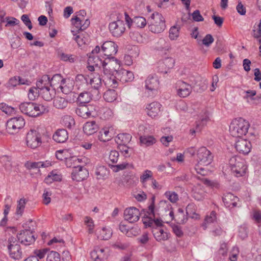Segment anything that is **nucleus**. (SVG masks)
Instances as JSON below:
<instances>
[{
	"label": "nucleus",
	"mask_w": 261,
	"mask_h": 261,
	"mask_svg": "<svg viewBox=\"0 0 261 261\" xmlns=\"http://www.w3.org/2000/svg\"><path fill=\"white\" fill-rule=\"evenodd\" d=\"M197 164L195 165L194 169L196 172L202 176L207 175L208 170L204 166H207L212 161L213 156L205 147L199 148L197 151Z\"/></svg>",
	"instance_id": "f257e3e1"
},
{
	"label": "nucleus",
	"mask_w": 261,
	"mask_h": 261,
	"mask_svg": "<svg viewBox=\"0 0 261 261\" xmlns=\"http://www.w3.org/2000/svg\"><path fill=\"white\" fill-rule=\"evenodd\" d=\"M20 111L30 117H35L48 112L45 105L31 102H22L19 105Z\"/></svg>",
	"instance_id": "f03ea898"
},
{
	"label": "nucleus",
	"mask_w": 261,
	"mask_h": 261,
	"mask_svg": "<svg viewBox=\"0 0 261 261\" xmlns=\"http://www.w3.org/2000/svg\"><path fill=\"white\" fill-rule=\"evenodd\" d=\"M249 126L248 122L244 119H235L230 124V134L234 137L240 138L247 134Z\"/></svg>",
	"instance_id": "7ed1b4c3"
},
{
	"label": "nucleus",
	"mask_w": 261,
	"mask_h": 261,
	"mask_svg": "<svg viewBox=\"0 0 261 261\" xmlns=\"http://www.w3.org/2000/svg\"><path fill=\"white\" fill-rule=\"evenodd\" d=\"M229 166L231 173L236 177H242L247 171V166L244 160L237 156L231 157L229 160Z\"/></svg>",
	"instance_id": "20e7f679"
},
{
	"label": "nucleus",
	"mask_w": 261,
	"mask_h": 261,
	"mask_svg": "<svg viewBox=\"0 0 261 261\" xmlns=\"http://www.w3.org/2000/svg\"><path fill=\"white\" fill-rule=\"evenodd\" d=\"M148 29L153 33H161L165 28V20L158 12L153 13L148 19Z\"/></svg>",
	"instance_id": "39448f33"
},
{
	"label": "nucleus",
	"mask_w": 261,
	"mask_h": 261,
	"mask_svg": "<svg viewBox=\"0 0 261 261\" xmlns=\"http://www.w3.org/2000/svg\"><path fill=\"white\" fill-rule=\"evenodd\" d=\"M100 50V47L96 46L91 51L87 61L88 65L87 69L89 71H95V67H99L100 66L102 67L103 70L105 67L104 62L107 63V67L109 65H113L112 62H108L105 58L104 60H102L98 56L94 55V54L99 53Z\"/></svg>",
	"instance_id": "423d86ee"
},
{
	"label": "nucleus",
	"mask_w": 261,
	"mask_h": 261,
	"mask_svg": "<svg viewBox=\"0 0 261 261\" xmlns=\"http://www.w3.org/2000/svg\"><path fill=\"white\" fill-rule=\"evenodd\" d=\"M101 50L108 62H112L113 65H119V60L114 57L118 51V45L114 42L111 41L105 42L101 46Z\"/></svg>",
	"instance_id": "0eeeda50"
},
{
	"label": "nucleus",
	"mask_w": 261,
	"mask_h": 261,
	"mask_svg": "<svg viewBox=\"0 0 261 261\" xmlns=\"http://www.w3.org/2000/svg\"><path fill=\"white\" fill-rule=\"evenodd\" d=\"M105 67L103 70V75L102 76V82L108 87L115 88L118 86V82L116 77L115 71L116 70L114 67L111 68L113 65H109L107 67V63L104 62Z\"/></svg>",
	"instance_id": "6e6552de"
},
{
	"label": "nucleus",
	"mask_w": 261,
	"mask_h": 261,
	"mask_svg": "<svg viewBox=\"0 0 261 261\" xmlns=\"http://www.w3.org/2000/svg\"><path fill=\"white\" fill-rule=\"evenodd\" d=\"M25 123V120L22 116L11 118L6 124L7 131L10 134H17L24 127Z\"/></svg>",
	"instance_id": "1a4fd4ad"
},
{
	"label": "nucleus",
	"mask_w": 261,
	"mask_h": 261,
	"mask_svg": "<svg viewBox=\"0 0 261 261\" xmlns=\"http://www.w3.org/2000/svg\"><path fill=\"white\" fill-rule=\"evenodd\" d=\"M8 242V249L10 256L14 259L21 258L22 253L17 238L11 236L9 238Z\"/></svg>",
	"instance_id": "9d476101"
},
{
	"label": "nucleus",
	"mask_w": 261,
	"mask_h": 261,
	"mask_svg": "<svg viewBox=\"0 0 261 261\" xmlns=\"http://www.w3.org/2000/svg\"><path fill=\"white\" fill-rule=\"evenodd\" d=\"M27 145L28 147L34 149L41 144L40 134L36 130H30L26 137Z\"/></svg>",
	"instance_id": "9b49d317"
},
{
	"label": "nucleus",
	"mask_w": 261,
	"mask_h": 261,
	"mask_svg": "<svg viewBox=\"0 0 261 261\" xmlns=\"http://www.w3.org/2000/svg\"><path fill=\"white\" fill-rule=\"evenodd\" d=\"M89 175L88 170L82 165L73 167L71 177L73 180L81 181L86 179Z\"/></svg>",
	"instance_id": "f8f14e48"
},
{
	"label": "nucleus",
	"mask_w": 261,
	"mask_h": 261,
	"mask_svg": "<svg viewBox=\"0 0 261 261\" xmlns=\"http://www.w3.org/2000/svg\"><path fill=\"white\" fill-rule=\"evenodd\" d=\"M91 73L88 74V83L91 85L95 91V93L97 95L99 94V90L101 86L102 79L97 72L90 71Z\"/></svg>",
	"instance_id": "ddd939ff"
},
{
	"label": "nucleus",
	"mask_w": 261,
	"mask_h": 261,
	"mask_svg": "<svg viewBox=\"0 0 261 261\" xmlns=\"http://www.w3.org/2000/svg\"><path fill=\"white\" fill-rule=\"evenodd\" d=\"M145 82V87L148 94L153 95L157 92L159 87V81L156 75H149Z\"/></svg>",
	"instance_id": "4468645a"
},
{
	"label": "nucleus",
	"mask_w": 261,
	"mask_h": 261,
	"mask_svg": "<svg viewBox=\"0 0 261 261\" xmlns=\"http://www.w3.org/2000/svg\"><path fill=\"white\" fill-rule=\"evenodd\" d=\"M109 28L112 35L117 37L121 36L125 30L124 21L119 19L110 23Z\"/></svg>",
	"instance_id": "2eb2a0df"
},
{
	"label": "nucleus",
	"mask_w": 261,
	"mask_h": 261,
	"mask_svg": "<svg viewBox=\"0 0 261 261\" xmlns=\"http://www.w3.org/2000/svg\"><path fill=\"white\" fill-rule=\"evenodd\" d=\"M96 109L94 106L92 105L81 106L75 110L76 114L80 117L84 119H88L91 117H94L96 114Z\"/></svg>",
	"instance_id": "dca6fc26"
},
{
	"label": "nucleus",
	"mask_w": 261,
	"mask_h": 261,
	"mask_svg": "<svg viewBox=\"0 0 261 261\" xmlns=\"http://www.w3.org/2000/svg\"><path fill=\"white\" fill-rule=\"evenodd\" d=\"M175 89L176 94L178 96L185 98L190 94L192 88L190 84L182 81H178L176 83Z\"/></svg>",
	"instance_id": "f3484780"
},
{
	"label": "nucleus",
	"mask_w": 261,
	"mask_h": 261,
	"mask_svg": "<svg viewBox=\"0 0 261 261\" xmlns=\"http://www.w3.org/2000/svg\"><path fill=\"white\" fill-rule=\"evenodd\" d=\"M18 242H20L25 245H29L35 241V238L33 234V231L30 229H25L22 230L15 237Z\"/></svg>",
	"instance_id": "a211bd4d"
},
{
	"label": "nucleus",
	"mask_w": 261,
	"mask_h": 261,
	"mask_svg": "<svg viewBox=\"0 0 261 261\" xmlns=\"http://www.w3.org/2000/svg\"><path fill=\"white\" fill-rule=\"evenodd\" d=\"M140 216L139 210L135 207L127 208L124 211V219L129 223H134L138 221Z\"/></svg>",
	"instance_id": "6ab92c4d"
},
{
	"label": "nucleus",
	"mask_w": 261,
	"mask_h": 261,
	"mask_svg": "<svg viewBox=\"0 0 261 261\" xmlns=\"http://www.w3.org/2000/svg\"><path fill=\"white\" fill-rule=\"evenodd\" d=\"M115 72L118 82H119L122 83L130 82L133 81L134 79V74L132 71L123 68L116 70Z\"/></svg>",
	"instance_id": "aec40b11"
},
{
	"label": "nucleus",
	"mask_w": 261,
	"mask_h": 261,
	"mask_svg": "<svg viewBox=\"0 0 261 261\" xmlns=\"http://www.w3.org/2000/svg\"><path fill=\"white\" fill-rule=\"evenodd\" d=\"M162 105L157 101L148 103L145 107V111L148 116L155 118L159 116Z\"/></svg>",
	"instance_id": "412c9836"
},
{
	"label": "nucleus",
	"mask_w": 261,
	"mask_h": 261,
	"mask_svg": "<svg viewBox=\"0 0 261 261\" xmlns=\"http://www.w3.org/2000/svg\"><path fill=\"white\" fill-rule=\"evenodd\" d=\"M235 147L239 152L247 154L251 150V144L246 139H239L236 142Z\"/></svg>",
	"instance_id": "4be33fe9"
},
{
	"label": "nucleus",
	"mask_w": 261,
	"mask_h": 261,
	"mask_svg": "<svg viewBox=\"0 0 261 261\" xmlns=\"http://www.w3.org/2000/svg\"><path fill=\"white\" fill-rule=\"evenodd\" d=\"M86 12L84 10H81L76 13L74 17L72 18L71 20L73 21L74 23L77 26H80V22L85 21L83 23V28H87L90 23V20L88 18H86Z\"/></svg>",
	"instance_id": "5701e85b"
},
{
	"label": "nucleus",
	"mask_w": 261,
	"mask_h": 261,
	"mask_svg": "<svg viewBox=\"0 0 261 261\" xmlns=\"http://www.w3.org/2000/svg\"><path fill=\"white\" fill-rule=\"evenodd\" d=\"M239 201V198L230 193H227L223 197L225 206L230 208L238 206Z\"/></svg>",
	"instance_id": "b1692460"
},
{
	"label": "nucleus",
	"mask_w": 261,
	"mask_h": 261,
	"mask_svg": "<svg viewBox=\"0 0 261 261\" xmlns=\"http://www.w3.org/2000/svg\"><path fill=\"white\" fill-rule=\"evenodd\" d=\"M154 197L152 198V201L150 205L148 206V211L147 213L148 217L143 218V223L146 227H153V218L154 217Z\"/></svg>",
	"instance_id": "393cba45"
},
{
	"label": "nucleus",
	"mask_w": 261,
	"mask_h": 261,
	"mask_svg": "<svg viewBox=\"0 0 261 261\" xmlns=\"http://www.w3.org/2000/svg\"><path fill=\"white\" fill-rule=\"evenodd\" d=\"M88 160L85 156H72L68 159L66 162L67 165L69 167L76 166L77 165H84L87 164Z\"/></svg>",
	"instance_id": "a878e982"
},
{
	"label": "nucleus",
	"mask_w": 261,
	"mask_h": 261,
	"mask_svg": "<svg viewBox=\"0 0 261 261\" xmlns=\"http://www.w3.org/2000/svg\"><path fill=\"white\" fill-rule=\"evenodd\" d=\"M68 133L65 129H59L56 130L53 136V139L57 143H62L67 141Z\"/></svg>",
	"instance_id": "bb28decb"
},
{
	"label": "nucleus",
	"mask_w": 261,
	"mask_h": 261,
	"mask_svg": "<svg viewBox=\"0 0 261 261\" xmlns=\"http://www.w3.org/2000/svg\"><path fill=\"white\" fill-rule=\"evenodd\" d=\"M113 137L112 128L111 127H104L99 133L98 138L101 142H107L110 140Z\"/></svg>",
	"instance_id": "cd10ccee"
},
{
	"label": "nucleus",
	"mask_w": 261,
	"mask_h": 261,
	"mask_svg": "<svg viewBox=\"0 0 261 261\" xmlns=\"http://www.w3.org/2000/svg\"><path fill=\"white\" fill-rule=\"evenodd\" d=\"M152 233L155 240L159 242L166 241L169 238V233L161 227L153 228Z\"/></svg>",
	"instance_id": "c85d7f7f"
},
{
	"label": "nucleus",
	"mask_w": 261,
	"mask_h": 261,
	"mask_svg": "<svg viewBox=\"0 0 261 261\" xmlns=\"http://www.w3.org/2000/svg\"><path fill=\"white\" fill-rule=\"evenodd\" d=\"M40 94L46 101H49L53 99L56 94L55 88L49 87L39 90Z\"/></svg>",
	"instance_id": "c756f323"
},
{
	"label": "nucleus",
	"mask_w": 261,
	"mask_h": 261,
	"mask_svg": "<svg viewBox=\"0 0 261 261\" xmlns=\"http://www.w3.org/2000/svg\"><path fill=\"white\" fill-rule=\"evenodd\" d=\"M98 126L95 121H88L85 123L83 131L87 135H91L97 132Z\"/></svg>",
	"instance_id": "7c9ffc66"
},
{
	"label": "nucleus",
	"mask_w": 261,
	"mask_h": 261,
	"mask_svg": "<svg viewBox=\"0 0 261 261\" xmlns=\"http://www.w3.org/2000/svg\"><path fill=\"white\" fill-rule=\"evenodd\" d=\"M62 179V175L57 170L50 172L45 178L44 181L47 184H51L53 181H59Z\"/></svg>",
	"instance_id": "2f4dec72"
},
{
	"label": "nucleus",
	"mask_w": 261,
	"mask_h": 261,
	"mask_svg": "<svg viewBox=\"0 0 261 261\" xmlns=\"http://www.w3.org/2000/svg\"><path fill=\"white\" fill-rule=\"evenodd\" d=\"M73 87V84L69 79H64L62 83H61L59 88L63 93L68 94L72 91Z\"/></svg>",
	"instance_id": "473e14b6"
},
{
	"label": "nucleus",
	"mask_w": 261,
	"mask_h": 261,
	"mask_svg": "<svg viewBox=\"0 0 261 261\" xmlns=\"http://www.w3.org/2000/svg\"><path fill=\"white\" fill-rule=\"evenodd\" d=\"M217 222V214L215 211H212L209 215H207L204 218L201 226L204 230L206 229L207 225Z\"/></svg>",
	"instance_id": "72a5a7b5"
},
{
	"label": "nucleus",
	"mask_w": 261,
	"mask_h": 261,
	"mask_svg": "<svg viewBox=\"0 0 261 261\" xmlns=\"http://www.w3.org/2000/svg\"><path fill=\"white\" fill-rule=\"evenodd\" d=\"M37 88L39 90H42L50 86V77L47 75H44L36 83Z\"/></svg>",
	"instance_id": "f704fd0d"
},
{
	"label": "nucleus",
	"mask_w": 261,
	"mask_h": 261,
	"mask_svg": "<svg viewBox=\"0 0 261 261\" xmlns=\"http://www.w3.org/2000/svg\"><path fill=\"white\" fill-rule=\"evenodd\" d=\"M132 136L129 134L122 133L118 134L115 138V140L118 145L126 144L129 143Z\"/></svg>",
	"instance_id": "c9c22d12"
},
{
	"label": "nucleus",
	"mask_w": 261,
	"mask_h": 261,
	"mask_svg": "<svg viewBox=\"0 0 261 261\" xmlns=\"http://www.w3.org/2000/svg\"><path fill=\"white\" fill-rule=\"evenodd\" d=\"M53 104L57 109H63L67 107L68 102L63 97L57 96L54 99Z\"/></svg>",
	"instance_id": "e433bc0d"
},
{
	"label": "nucleus",
	"mask_w": 261,
	"mask_h": 261,
	"mask_svg": "<svg viewBox=\"0 0 261 261\" xmlns=\"http://www.w3.org/2000/svg\"><path fill=\"white\" fill-rule=\"evenodd\" d=\"M112 235V230L109 228L103 227L97 231V237L99 239L108 240Z\"/></svg>",
	"instance_id": "4c0bfd02"
},
{
	"label": "nucleus",
	"mask_w": 261,
	"mask_h": 261,
	"mask_svg": "<svg viewBox=\"0 0 261 261\" xmlns=\"http://www.w3.org/2000/svg\"><path fill=\"white\" fill-rule=\"evenodd\" d=\"M188 220L187 215L184 214L183 209L179 208L175 216V221L177 223L179 224H184L186 223Z\"/></svg>",
	"instance_id": "58836bf2"
},
{
	"label": "nucleus",
	"mask_w": 261,
	"mask_h": 261,
	"mask_svg": "<svg viewBox=\"0 0 261 261\" xmlns=\"http://www.w3.org/2000/svg\"><path fill=\"white\" fill-rule=\"evenodd\" d=\"M109 171L103 166L97 167L95 170V175L98 179H105L109 175Z\"/></svg>",
	"instance_id": "ea45409f"
},
{
	"label": "nucleus",
	"mask_w": 261,
	"mask_h": 261,
	"mask_svg": "<svg viewBox=\"0 0 261 261\" xmlns=\"http://www.w3.org/2000/svg\"><path fill=\"white\" fill-rule=\"evenodd\" d=\"M140 142L142 146L147 147L154 144L156 140L152 136H143L140 137Z\"/></svg>",
	"instance_id": "a19ab883"
},
{
	"label": "nucleus",
	"mask_w": 261,
	"mask_h": 261,
	"mask_svg": "<svg viewBox=\"0 0 261 261\" xmlns=\"http://www.w3.org/2000/svg\"><path fill=\"white\" fill-rule=\"evenodd\" d=\"M180 27L179 25L171 27L169 32V37L171 40H176L179 37Z\"/></svg>",
	"instance_id": "79ce46f5"
},
{
	"label": "nucleus",
	"mask_w": 261,
	"mask_h": 261,
	"mask_svg": "<svg viewBox=\"0 0 261 261\" xmlns=\"http://www.w3.org/2000/svg\"><path fill=\"white\" fill-rule=\"evenodd\" d=\"M208 120V117L205 116L201 119L200 120L197 121L196 122V128L195 129H192L190 130L191 134L193 135L196 132H200L202 129V127L206 124Z\"/></svg>",
	"instance_id": "37998d69"
},
{
	"label": "nucleus",
	"mask_w": 261,
	"mask_h": 261,
	"mask_svg": "<svg viewBox=\"0 0 261 261\" xmlns=\"http://www.w3.org/2000/svg\"><path fill=\"white\" fill-rule=\"evenodd\" d=\"M117 94L114 90H108L103 94V98L106 101L109 102L114 101L117 98Z\"/></svg>",
	"instance_id": "c03bdc74"
},
{
	"label": "nucleus",
	"mask_w": 261,
	"mask_h": 261,
	"mask_svg": "<svg viewBox=\"0 0 261 261\" xmlns=\"http://www.w3.org/2000/svg\"><path fill=\"white\" fill-rule=\"evenodd\" d=\"M0 162L3 164L6 170L11 172L13 169V165L11 159L8 156H4L1 158Z\"/></svg>",
	"instance_id": "a18cd8bd"
},
{
	"label": "nucleus",
	"mask_w": 261,
	"mask_h": 261,
	"mask_svg": "<svg viewBox=\"0 0 261 261\" xmlns=\"http://www.w3.org/2000/svg\"><path fill=\"white\" fill-rule=\"evenodd\" d=\"M91 99V97L90 94L87 92H84L79 94L77 98V102H79L80 104L85 105V103H88Z\"/></svg>",
	"instance_id": "49530a36"
},
{
	"label": "nucleus",
	"mask_w": 261,
	"mask_h": 261,
	"mask_svg": "<svg viewBox=\"0 0 261 261\" xmlns=\"http://www.w3.org/2000/svg\"><path fill=\"white\" fill-rule=\"evenodd\" d=\"M147 24L146 19L142 16H136L133 18V24L136 27L143 28Z\"/></svg>",
	"instance_id": "de8ad7c7"
},
{
	"label": "nucleus",
	"mask_w": 261,
	"mask_h": 261,
	"mask_svg": "<svg viewBox=\"0 0 261 261\" xmlns=\"http://www.w3.org/2000/svg\"><path fill=\"white\" fill-rule=\"evenodd\" d=\"M164 196L172 203H175L178 200V194L173 191H167L164 193Z\"/></svg>",
	"instance_id": "09e8293b"
},
{
	"label": "nucleus",
	"mask_w": 261,
	"mask_h": 261,
	"mask_svg": "<svg viewBox=\"0 0 261 261\" xmlns=\"http://www.w3.org/2000/svg\"><path fill=\"white\" fill-rule=\"evenodd\" d=\"M24 83L22 81L19 76H14L11 78L7 83V86L9 88L14 87L18 85L24 84Z\"/></svg>",
	"instance_id": "8fccbe9b"
},
{
	"label": "nucleus",
	"mask_w": 261,
	"mask_h": 261,
	"mask_svg": "<svg viewBox=\"0 0 261 261\" xmlns=\"http://www.w3.org/2000/svg\"><path fill=\"white\" fill-rule=\"evenodd\" d=\"M153 178V173L149 170H145L140 176V181L144 185L149 179Z\"/></svg>",
	"instance_id": "3c124183"
},
{
	"label": "nucleus",
	"mask_w": 261,
	"mask_h": 261,
	"mask_svg": "<svg viewBox=\"0 0 261 261\" xmlns=\"http://www.w3.org/2000/svg\"><path fill=\"white\" fill-rule=\"evenodd\" d=\"M26 202V199L23 198H21L19 201H18L16 211L17 215H21L22 214L25 208Z\"/></svg>",
	"instance_id": "603ef678"
},
{
	"label": "nucleus",
	"mask_w": 261,
	"mask_h": 261,
	"mask_svg": "<svg viewBox=\"0 0 261 261\" xmlns=\"http://www.w3.org/2000/svg\"><path fill=\"white\" fill-rule=\"evenodd\" d=\"M60 254L54 251H49L47 254L46 261H60Z\"/></svg>",
	"instance_id": "864d4df0"
},
{
	"label": "nucleus",
	"mask_w": 261,
	"mask_h": 261,
	"mask_svg": "<svg viewBox=\"0 0 261 261\" xmlns=\"http://www.w3.org/2000/svg\"><path fill=\"white\" fill-rule=\"evenodd\" d=\"M64 79H63L61 74H55L52 78L50 79V86L54 88L56 85L58 84L60 85L61 83H62Z\"/></svg>",
	"instance_id": "5fc2aeb1"
},
{
	"label": "nucleus",
	"mask_w": 261,
	"mask_h": 261,
	"mask_svg": "<svg viewBox=\"0 0 261 261\" xmlns=\"http://www.w3.org/2000/svg\"><path fill=\"white\" fill-rule=\"evenodd\" d=\"M63 122L65 126L70 128L74 124V120L71 116L66 115L63 117Z\"/></svg>",
	"instance_id": "6e6d98bb"
},
{
	"label": "nucleus",
	"mask_w": 261,
	"mask_h": 261,
	"mask_svg": "<svg viewBox=\"0 0 261 261\" xmlns=\"http://www.w3.org/2000/svg\"><path fill=\"white\" fill-rule=\"evenodd\" d=\"M40 94L39 90L37 88H31L28 93V98L31 100H34Z\"/></svg>",
	"instance_id": "4d7b16f0"
},
{
	"label": "nucleus",
	"mask_w": 261,
	"mask_h": 261,
	"mask_svg": "<svg viewBox=\"0 0 261 261\" xmlns=\"http://www.w3.org/2000/svg\"><path fill=\"white\" fill-rule=\"evenodd\" d=\"M119 154L116 150H111L109 153V162L112 164L116 163L118 160Z\"/></svg>",
	"instance_id": "13d9d810"
},
{
	"label": "nucleus",
	"mask_w": 261,
	"mask_h": 261,
	"mask_svg": "<svg viewBox=\"0 0 261 261\" xmlns=\"http://www.w3.org/2000/svg\"><path fill=\"white\" fill-rule=\"evenodd\" d=\"M214 39L211 34H207L202 40V42L205 46H210L214 42Z\"/></svg>",
	"instance_id": "bf43d9fd"
},
{
	"label": "nucleus",
	"mask_w": 261,
	"mask_h": 261,
	"mask_svg": "<svg viewBox=\"0 0 261 261\" xmlns=\"http://www.w3.org/2000/svg\"><path fill=\"white\" fill-rule=\"evenodd\" d=\"M49 251V250L47 248H44L42 249L36 250L34 251V256H36L38 257V259H42L44 257L46 254H47V252Z\"/></svg>",
	"instance_id": "052dcab7"
},
{
	"label": "nucleus",
	"mask_w": 261,
	"mask_h": 261,
	"mask_svg": "<svg viewBox=\"0 0 261 261\" xmlns=\"http://www.w3.org/2000/svg\"><path fill=\"white\" fill-rule=\"evenodd\" d=\"M171 228L173 233L177 237L180 238L183 236L184 233L180 226L174 224L171 225Z\"/></svg>",
	"instance_id": "680f3d73"
},
{
	"label": "nucleus",
	"mask_w": 261,
	"mask_h": 261,
	"mask_svg": "<svg viewBox=\"0 0 261 261\" xmlns=\"http://www.w3.org/2000/svg\"><path fill=\"white\" fill-rule=\"evenodd\" d=\"M84 222L89 227V233H92L94 226L92 219L89 217L86 216L84 218Z\"/></svg>",
	"instance_id": "e2e57ef3"
},
{
	"label": "nucleus",
	"mask_w": 261,
	"mask_h": 261,
	"mask_svg": "<svg viewBox=\"0 0 261 261\" xmlns=\"http://www.w3.org/2000/svg\"><path fill=\"white\" fill-rule=\"evenodd\" d=\"M174 60L172 58H166L163 62V65H164L166 68L168 69H171L174 66Z\"/></svg>",
	"instance_id": "0e129e2a"
},
{
	"label": "nucleus",
	"mask_w": 261,
	"mask_h": 261,
	"mask_svg": "<svg viewBox=\"0 0 261 261\" xmlns=\"http://www.w3.org/2000/svg\"><path fill=\"white\" fill-rule=\"evenodd\" d=\"M97 254L98 255V259L99 261H102L106 259L107 257V254L105 253V249L96 247Z\"/></svg>",
	"instance_id": "69168bd1"
},
{
	"label": "nucleus",
	"mask_w": 261,
	"mask_h": 261,
	"mask_svg": "<svg viewBox=\"0 0 261 261\" xmlns=\"http://www.w3.org/2000/svg\"><path fill=\"white\" fill-rule=\"evenodd\" d=\"M118 148L124 156H129V151L131 150L126 144L118 145Z\"/></svg>",
	"instance_id": "338daca9"
},
{
	"label": "nucleus",
	"mask_w": 261,
	"mask_h": 261,
	"mask_svg": "<svg viewBox=\"0 0 261 261\" xmlns=\"http://www.w3.org/2000/svg\"><path fill=\"white\" fill-rule=\"evenodd\" d=\"M127 165V163H123L118 165H111V168L114 172H117L120 170L125 169Z\"/></svg>",
	"instance_id": "774afa93"
}]
</instances>
